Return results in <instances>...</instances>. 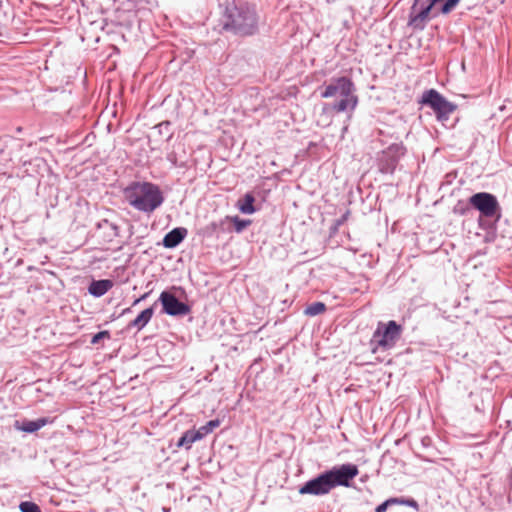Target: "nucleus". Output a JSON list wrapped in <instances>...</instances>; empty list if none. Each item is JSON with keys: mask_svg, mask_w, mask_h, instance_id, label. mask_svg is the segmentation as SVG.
<instances>
[{"mask_svg": "<svg viewBox=\"0 0 512 512\" xmlns=\"http://www.w3.org/2000/svg\"><path fill=\"white\" fill-rule=\"evenodd\" d=\"M229 222L227 216L219 221H213L205 228L206 234L209 236L219 235L226 231H229Z\"/></svg>", "mask_w": 512, "mask_h": 512, "instance_id": "obj_18", "label": "nucleus"}, {"mask_svg": "<svg viewBox=\"0 0 512 512\" xmlns=\"http://www.w3.org/2000/svg\"><path fill=\"white\" fill-rule=\"evenodd\" d=\"M437 16L438 13L429 0L426 2L414 0L410 8L407 25L414 31H423L429 20Z\"/></svg>", "mask_w": 512, "mask_h": 512, "instance_id": "obj_5", "label": "nucleus"}, {"mask_svg": "<svg viewBox=\"0 0 512 512\" xmlns=\"http://www.w3.org/2000/svg\"><path fill=\"white\" fill-rule=\"evenodd\" d=\"M104 338H107V339L110 338L109 331L103 330V331H100V332L94 334L91 339V344H97Z\"/></svg>", "mask_w": 512, "mask_h": 512, "instance_id": "obj_30", "label": "nucleus"}, {"mask_svg": "<svg viewBox=\"0 0 512 512\" xmlns=\"http://www.w3.org/2000/svg\"><path fill=\"white\" fill-rule=\"evenodd\" d=\"M166 158L173 167H185V162L179 161L174 151L168 153Z\"/></svg>", "mask_w": 512, "mask_h": 512, "instance_id": "obj_28", "label": "nucleus"}, {"mask_svg": "<svg viewBox=\"0 0 512 512\" xmlns=\"http://www.w3.org/2000/svg\"><path fill=\"white\" fill-rule=\"evenodd\" d=\"M331 490L328 478L324 471L300 486L298 492L301 495L310 494L322 496L328 494Z\"/></svg>", "mask_w": 512, "mask_h": 512, "instance_id": "obj_11", "label": "nucleus"}, {"mask_svg": "<svg viewBox=\"0 0 512 512\" xmlns=\"http://www.w3.org/2000/svg\"><path fill=\"white\" fill-rule=\"evenodd\" d=\"M113 287V282L110 279L93 280L89 287L88 292L94 297H101L106 294Z\"/></svg>", "mask_w": 512, "mask_h": 512, "instance_id": "obj_15", "label": "nucleus"}, {"mask_svg": "<svg viewBox=\"0 0 512 512\" xmlns=\"http://www.w3.org/2000/svg\"><path fill=\"white\" fill-rule=\"evenodd\" d=\"M163 511H164V512H168V511H169V509L163 508Z\"/></svg>", "mask_w": 512, "mask_h": 512, "instance_id": "obj_36", "label": "nucleus"}, {"mask_svg": "<svg viewBox=\"0 0 512 512\" xmlns=\"http://www.w3.org/2000/svg\"><path fill=\"white\" fill-rule=\"evenodd\" d=\"M52 422L53 420L48 417H40L35 420L23 419L21 421H16L14 427L15 429L25 433H34Z\"/></svg>", "mask_w": 512, "mask_h": 512, "instance_id": "obj_12", "label": "nucleus"}, {"mask_svg": "<svg viewBox=\"0 0 512 512\" xmlns=\"http://www.w3.org/2000/svg\"><path fill=\"white\" fill-rule=\"evenodd\" d=\"M326 310V305L323 302H313L308 305L304 313L308 316H317Z\"/></svg>", "mask_w": 512, "mask_h": 512, "instance_id": "obj_22", "label": "nucleus"}, {"mask_svg": "<svg viewBox=\"0 0 512 512\" xmlns=\"http://www.w3.org/2000/svg\"><path fill=\"white\" fill-rule=\"evenodd\" d=\"M331 489L337 486L349 487L351 481L358 475L359 470L355 464L346 463L332 467L325 471Z\"/></svg>", "mask_w": 512, "mask_h": 512, "instance_id": "obj_7", "label": "nucleus"}, {"mask_svg": "<svg viewBox=\"0 0 512 512\" xmlns=\"http://www.w3.org/2000/svg\"><path fill=\"white\" fill-rule=\"evenodd\" d=\"M97 227L108 228L110 230V237H116L119 234V227L116 224L109 222L107 219L98 222Z\"/></svg>", "mask_w": 512, "mask_h": 512, "instance_id": "obj_24", "label": "nucleus"}, {"mask_svg": "<svg viewBox=\"0 0 512 512\" xmlns=\"http://www.w3.org/2000/svg\"><path fill=\"white\" fill-rule=\"evenodd\" d=\"M21 512H41L40 507L34 502L24 501L19 505Z\"/></svg>", "mask_w": 512, "mask_h": 512, "instance_id": "obj_25", "label": "nucleus"}, {"mask_svg": "<svg viewBox=\"0 0 512 512\" xmlns=\"http://www.w3.org/2000/svg\"><path fill=\"white\" fill-rule=\"evenodd\" d=\"M154 315V307L150 306L141 311L138 316L128 324V328H136L141 331L152 319Z\"/></svg>", "mask_w": 512, "mask_h": 512, "instance_id": "obj_16", "label": "nucleus"}, {"mask_svg": "<svg viewBox=\"0 0 512 512\" xmlns=\"http://www.w3.org/2000/svg\"><path fill=\"white\" fill-rule=\"evenodd\" d=\"M220 425L219 419H212L208 421L205 425L201 426L199 429H197V433L200 434L201 439H203L206 435L213 432L215 428H217Z\"/></svg>", "mask_w": 512, "mask_h": 512, "instance_id": "obj_20", "label": "nucleus"}, {"mask_svg": "<svg viewBox=\"0 0 512 512\" xmlns=\"http://www.w3.org/2000/svg\"><path fill=\"white\" fill-rule=\"evenodd\" d=\"M147 295L148 294L146 293V294L142 295L140 298H142V300H144L147 297Z\"/></svg>", "mask_w": 512, "mask_h": 512, "instance_id": "obj_35", "label": "nucleus"}, {"mask_svg": "<svg viewBox=\"0 0 512 512\" xmlns=\"http://www.w3.org/2000/svg\"><path fill=\"white\" fill-rule=\"evenodd\" d=\"M394 504H396V499L395 498H389V499L385 500L384 502H382L381 504H379L375 508L374 512H386L388 507L391 506V505H394Z\"/></svg>", "mask_w": 512, "mask_h": 512, "instance_id": "obj_29", "label": "nucleus"}, {"mask_svg": "<svg viewBox=\"0 0 512 512\" xmlns=\"http://www.w3.org/2000/svg\"><path fill=\"white\" fill-rule=\"evenodd\" d=\"M348 214H349V211H347V212L342 216V218L338 220L337 224H338V225H341V224H342V223L347 219Z\"/></svg>", "mask_w": 512, "mask_h": 512, "instance_id": "obj_31", "label": "nucleus"}, {"mask_svg": "<svg viewBox=\"0 0 512 512\" xmlns=\"http://www.w3.org/2000/svg\"><path fill=\"white\" fill-rule=\"evenodd\" d=\"M220 24L222 29L238 36H252L258 31L255 8L247 2H227Z\"/></svg>", "mask_w": 512, "mask_h": 512, "instance_id": "obj_1", "label": "nucleus"}, {"mask_svg": "<svg viewBox=\"0 0 512 512\" xmlns=\"http://www.w3.org/2000/svg\"><path fill=\"white\" fill-rule=\"evenodd\" d=\"M228 222H232L234 225V229L237 233L242 232L247 226L251 224L250 220L241 219L238 216H227Z\"/></svg>", "mask_w": 512, "mask_h": 512, "instance_id": "obj_21", "label": "nucleus"}, {"mask_svg": "<svg viewBox=\"0 0 512 512\" xmlns=\"http://www.w3.org/2000/svg\"><path fill=\"white\" fill-rule=\"evenodd\" d=\"M472 208L473 207L470 205L469 202L464 203V202L459 201L454 207V213L459 214V215H466L472 210Z\"/></svg>", "mask_w": 512, "mask_h": 512, "instance_id": "obj_26", "label": "nucleus"}, {"mask_svg": "<svg viewBox=\"0 0 512 512\" xmlns=\"http://www.w3.org/2000/svg\"><path fill=\"white\" fill-rule=\"evenodd\" d=\"M420 103L431 108L439 122H445L457 109V105L448 101L436 89H429L423 92Z\"/></svg>", "mask_w": 512, "mask_h": 512, "instance_id": "obj_3", "label": "nucleus"}, {"mask_svg": "<svg viewBox=\"0 0 512 512\" xmlns=\"http://www.w3.org/2000/svg\"><path fill=\"white\" fill-rule=\"evenodd\" d=\"M405 154V148L402 144H391L382 151L378 158L379 169L382 173L392 174L400 158Z\"/></svg>", "mask_w": 512, "mask_h": 512, "instance_id": "obj_8", "label": "nucleus"}, {"mask_svg": "<svg viewBox=\"0 0 512 512\" xmlns=\"http://www.w3.org/2000/svg\"><path fill=\"white\" fill-rule=\"evenodd\" d=\"M402 330V326L394 320H390L387 323L380 322L373 333L371 343L383 351L389 350L401 338Z\"/></svg>", "mask_w": 512, "mask_h": 512, "instance_id": "obj_4", "label": "nucleus"}, {"mask_svg": "<svg viewBox=\"0 0 512 512\" xmlns=\"http://www.w3.org/2000/svg\"><path fill=\"white\" fill-rule=\"evenodd\" d=\"M469 203L480 212V215L486 218H496L499 220L501 217V207L497 197L488 192H478L469 198Z\"/></svg>", "mask_w": 512, "mask_h": 512, "instance_id": "obj_6", "label": "nucleus"}, {"mask_svg": "<svg viewBox=\"0 0 512 512\" xmlns=\"http://www.w3.org/2000/svg\"><path fill=\"white\" fill-rule=\"evenodd\" d=\"M354 84L348 77L342 76L332 79L331 82L323 87L320 95L322 98H332L348 96L354 92Z\"/></svg>", "mask_w": 512, "mask_h": 512, "instance_id": "obj_10", "label": "nucleus"}, {"mask_svg": "<svg viewBox=\"0 0 512 512\" xmlns=\"http://www.w3.org/2000/svg\"><path fill=\"white\" fill-rule=\"evenodd\" d=\"M394 498L396 499V504L405 505V506L411 507L415 510H419V504L413 498H403V497H401V498L394 497Z\"/></svg>", "mask_w": 512, "mask_h": 512, "instance_id": "obj_27", "label": "nucleus"}, {"mask_svg": "<svg viewBox=\"0 0 512 512\" xmlns=\"http://www.w3.org/2000/svg\"><path fill=\"white\" fill-rule=\"evenodd\" d=\"M142 301V298H138L133 302V305H137L139 302Z\"/></svg>", "mask_w": 512, "mask_h": 512, "instance_id": "obj_33", "label": "nucleus"}, {"mask_svg": "<svg viewBox=\"0 0 512 512\" xmlns=\"http://www.w3.org/2000/svg\"><path fill=\"white\" fill-rule=\"evenodd\" d=\"M169 125H170V123H169V122H162V123H160V124L158 125V127H159V128H162V127H166V128H168V127H169Z\"/></svg>", "mask_w": 512, "mask_h": 512, "instance_id": "obj_32", "label": "nucleus"}, {"mask_svg": "<svg viewBox=\"0 0 512 512\" xmlns=\"http://www.w3.org/2000/svg\"><path fill=\"white\" fill-rule=\"evenodd\" d=\"M188 230L185 227H175L165 234L162 240V245L165 248H176L186 238Z\"/></svg>", "mask_w": 512, "mask_h": 512, "instance_id": "obj_13", "label": "nucleus"}, {"mask_svg": "<svg viewBox=\"0 0 512 512\" xmlns=\"http://www.w3.org/2000/svg\"><path fill=\"white\" fill-rule=\"evenodd\" d=\"M255 197L251 193H246L243 198L238 202V208L243 214H253L256 212L254 206Z\"/></svg>", "mask_w": 512, "mask_h": 512, "instance_id": "obj_19", "label": "nucleus"}, {"mask_svg": "<svg viewBox=\"0 0 512 512\" xmlns=\"http://www.w3.org/2000/svg\"><path fill=\"white\" fill-rule=\"evenodd\" d=\"M128 312H130V308H126V309H124V310H123V312H122V314H126V313H128Z\"/></svg>", "mask_w": 512, "mask_h": 512, "instance_id": "obj_34", "label": "nucleus"}, {"mask_svg": "<svg viewBox=\"0 0 512 512\" xmlns=\"http://www.w3.org/2000/svg\"><path fill=\"white\" fill-rule=\"evenodd\" d=\"M340 100L335 101L329 106V109L336 112L353 111L358 103V98L351 92L348 96H340Z\"/></svg>", "mask_w": 512, "mask_h": 512, "instance_id": "obj_14", "label": "nucleus"}, {"mask_svg": "<svg viewBox=\"0 0 512 512\" xmlns=\"http://www.w3.org/2000/svg\"><path fill=\"white\" fill-rule=\"evenodd\" d=\"M158 301L162 305V312L169 316H185L191 312V307L180 301L173 293L170 291L161 292Z\"/></svg>", "mask_w": 512, "mask_h": 512, "instance_id": "obj_9", "label": "nucleus"}, {"mask_svg": "<svg viewBox=\"0 0 512 512\" xmlns=\"http://www.w3.org/2000/svg\"><path fill=\"white\" fill-rule=\"evenodd\" d=\"M201 440L200 434L197 433L196 430L190 429L185 431L181 437L178 439L176 446L178 448H185L186 450H190L192 444Z\"/></svg>", "mask_w": 512, "mask_h": 512, "instance_id": "obj_17", "label": "nucleus"}, {"mask_svg": "<svg viewBox=\"0 0 512 512\" xmlns=\"http://www.w3.org/2000/svg\"><path fill=\"white\" fill-rule=\"evenodd\" d=\"M128 203L138 211L152 213L164 202L160 187L152 182H132L124 190Z\"/></svg>", "mask_w": 512, "mask_h": 512, "instance_id": "obj_2", "label": "nucleus"}, {"mask_svg": "<svg viewBox=\"0 0 512 512\" xmlns=\"http://www.w3.org/2000/svg\"><path fill=\"white\" fill-rule=\"evenodd\" d=\"M459 3L460 0H445L444 3L439 8V11H437V13L447 15L450 12H452Z\"/></svg>", "mask_w": 512, "mask_h": 512, "instance_id": "obj_23", "label": "nucleus"}]
</instances>
